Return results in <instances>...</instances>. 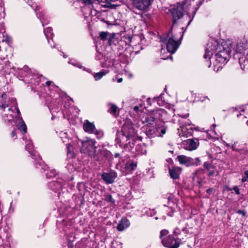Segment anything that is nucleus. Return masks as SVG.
Returning a JSON list of instances; mask_svg holds the SVG:
<instances>
[{
  "label": "nucleus",
  "mask_w": 248,
  "mask_h": 248,
  "mask_svg": "<svg viewBox=\"0 0 248 248\" xmlns=\"http://www.w3.org/2000/svg\"><path fill=\"white\" fill-rule=\"evenodd\" d=\"M232 52L235 58L238 59L241 69H245L246 66H248V47L247 44L242 42L233 45L230 40L223 41L220 43L212 40L207 44L203 57L205 59L208 58L210 60L208 67H210L212 62L214 66L220 64L218 70L230 59Z\"/></svg>",
  "instance_id": "nucleus-1"
},
{
  "label": "nucleus",
  "mask_w": 248,
  "mask_h": 248,
  "mask_svg": "<svg viewBox=\"0 0 248 248\" xmlns=\"http://www.w3.org/2000/svg\"><path fill=\"white\" fill-rule=\"evenodd\" d=\"M0 113L5 121H14L18 129L26 133V125L19 116L20 111L15 98L7 99L6 94H2L0 98Z\"/></svg>",
  "instance_id": "nucleus-2"
},
{
  "label": "nucleus",
  "mask_w": 248,
  "mask_h": 248,
  "mask_svg": "<svg viewBox=\"0 0 248 248\" xmlns=\"http://www.w3.org/2000/svg\"><path fill=\"white\" fill-rule=\"evenodd\" d=\"M137 139L136 131L130 120H126L123 124L121 132H117L116 140L120 146L126 150L135 153L138 146L134 150L135 142Z\"/></svg>",
  "instance_id": "nucleus-3"
},
{
  "label": "nucleus",
  "mask_w": 248,
  "mask_h": 248,
  "mask_svg": "<svg viewBox=\"0 0 248 248\" xmlns=\"http://www.w3.org/2000/svg\"><path fill=\"white\" fill-rule=\"evenodd\" d=\"M172 31V29L171 28L166 37L164 36L161 38V41L162 43H165L167 45L168 51L173 54L177 50L180 43L178 41V35L173 34Z\"/></svg>",
  "instance_id": "nucleus-4"
},
{
  "label": "nucleus",
  "mask_w": 248,
  "mask_h": 248,
  "mask_svg": "<svg viewBox=\"0 0 248 248\" xmlns=\"http://www.w3.org/2000/svg\"><path fill=\"white\" fill-rule=\"evenodd\" d=\"M176 159L180 164L185 165L186 167L198 166L201 163V160L199 158H192L185 155H178Z\"/></svg>",
  "instance_id": "nucleus-5"
},
{
  "label": "nucleus",
  "mask_w": 248,
  "mask_h": 248,
  "mask_svg": "<svg viewBox=\"0 0 248 248\" xmlns=\"http://www.w3.org/2000/svg\"><path fill=\"white\" fill-rule=\"evenodd\" d=\"M170 12L173 21V25L171 28L173 29L176 21L180 19L184 15V4L180 3H177V5L171 10Z\"/></svg>",
  "instance_id": "nucleus-6"
},
{
  "label": "nucleus",
  "mask_w": 248,
  "mask_h": 248,
  "mask_svg": "<svg viewBox=\"0 0 248 248\" xmlns=\"http://www.w3.org/2000/svg\"><path fill=\"white\" fill-rule=\"evenodd\" d=\"M151 2L150 0H133L132 7L133 10L145 12L148 10Z\"/></svg>",
  "instance_id": "nucleus-7"
},
{
  "label": "nucleus",
  "mask_w": 248,
  "mask_h": 248,
  "mask_svg": "<svg viewBox=\"0 0 248 248\" xmlns=\"http://www.w3.org/2000/svg\"><path fill=\"white\" fill-rule=\"evenodd\" d=\"M163 245L168 248H178L179 247L180 240L175 238L172 235H169L162 238Z\"/></svg>",
  "instance_id": "nucleus-8"
},
{
  "label": "nucleus",
  "mask_w": 248,
  "mask_h": 248,
  "mask_svg": "<svg viewBox=\"0 0 248 248\" xmlns=\"http://www.w3.org/2000/svg\"><path fill=\"white\" fill-rule=\"evenodd\" d=\"M110 153L108 151L103 148L96 149L93 151V154L92 155L89 153L91 157L97 161L103 160L105 158L108 157L110 155Z\"/></svg>",
  "instance_id": "nucleus-9"
},
{
  "label": "nucleus",
  "mask_w": 248,
  "mask_h": 248,
  "mask_svg": "<svg viewBox=\"0 0 248 248\" xmlns=\"http://www.w3.org/2000/svg\"><path fill=\"white\" fill-rule=\"evenodd\" d=\"M233 151L238 152L244 158L248 157V144L235 142L231 147Z\"/></svg>",
  "instance_id": "nucleus-10"
},
{
  "label": "nucleus",
  "mask_w": 248,
  "mask_h": 248,
  "mask_svg": "<svg viewBox=\"0 0 248 248\" xmlns=\"http://www.w3.org/2000/svg\"><path fill=\"white\" fill-rule=\"evenodd\" d=\"M180 122H182L183 124L180 126V128L178 129V133L180 137H188L191 135V129L186 128V125H190V122L188 120L183 119L179 120Z\"/></svg>",
  "instance_id": "nucleus-11"
},
{
  "label": "nucleus",
  "mask_w": 248,
  "mask_h": 248,
  "mask_svg": "<svg viewBox=\"0 0 248 248\" xmlns=\"http://www.w3.org/2000/svg\"><path fill=\"white\" fill-rule=\"evenodd\" d=\"M180 122H182L183 124L180 126V128L178 129V133L180 137H188L191 135V129L186 128V125H190V122L188 120L183 119L179 120Z\"/></svg>",
  "instance_id": "nucleus-12"
},
{
  "label": "nucleus",
  "mask_w": 248,
  "mask_h": 248,
  "mask_svg": "<svg viewBox=\"0 0 248 248\" xmlns=\"http://www.w3.org/2000/svg\"><path fill=\"white\" fill-rule=\"evenodd\" d=\"M95 143L94 140L87 138L86 140L82 141L81 151L85 153H89L92 150L94 151L96 149Z\"/></svg>",
  "instance_id": "nucleus-13"
},
{
  "label": "nucleus",
  "mask_w": 248,
  "mask_h": 248,
  "mask_svg": "<svg viewBox=\"0 0 248 248\" xmlns=\"http://www.w3.org/2000/svg\"><path fill=\"white\" fill-rule=\"evenodd\" d=\"M84 131L89 133H94L96 135H102V132L97 131L93 124L90 123L88 120H86L83 124Z\"/></svg>",
  "instance_id": "nucleus-14"
},
{
  "label": "nucleus",
  "mask_w": 248,
  "mask_h": 248,
  "mask_svg": "<svg viewBox=\"0 0 248 248\" xmlns=\"http://www.w3.org/2000/svg\"><path fill=\"white\" fill-rule=\"evenodd\" d=\"M10 66L6 58L0 59V75H4L10 73Z\"/></svg>",
  "instance_id": "nucleus-15"
},
{
  "label": "nucleus",
  "mask_w": 248,
  "mask_h": 248,
  "mask_svg": "<svg viewBox=\"0 0 248 248\" xmlns=\"http://www.w3.org/2000/svg\"><path fill=\"white\" fill-rule=\"evenodd\" d=\"M102 178L107 184H111L117 177V173L114 171H111L108 173H103L102 174Z\"/></svg>",
  "instance_id": "nucleus-16"
},
{
  "label": "nucleus",
  "mask_w": 248,
  "mask_h": 248,
  "mask_svg": "<svg viewBox=\"0 0 248 248\" xmlns=\"http://www.w3.org/2000/svg\"><path fill=\"white\" fill-rule=\"evenodd\" d=\"M26 148L29 153L34 157V159L39 161L40 159V156L34 151L32 141L28 140L26 141Z\"/></svg>",
  "instance_id": "nucleus-17"
},
{
  "label": "nucleus",
  "mask_w": 248,
  "mask_h": 248,
  "mask_svg": "<svg viewBox=\"0 0 248 248\" xmlns=\"http://www.w3.org/2000/svg\"><path fill=\"white\" fill-rule=\"evenodd\" d=\"M182 169L178 167H174L172 168H169V173L170 177L173 179H177L179 178V176L181 173Z\"/></svg>",
  "instance_id": "nucleus-18"
},
{
  "label": "nucleus",
  "mask_w": 248,
  "mask_h": 248,
  "mask_svg": "<svg viewBox=\"0 0 248 248\" xmlns=\"http://www.w3.org/2000/svg\"><path fill=\"white\" fill-rule=\"evenodd\" d=\"M155 120V119L153 111L144 115L141 118V121L143 124L147 123L150 124H152Z\"/></svg>",
  "instance_id": "nucleus-19"
},
{
  "label": "nucleus",
  "mask_w": 248,
  "mask_h": 248,
  "mask_svg": "<svg viewBox=\"0 0 248 248\" xmlns=\"http://www.w3.org/2000/svg\"><path fill=\"white\" fill-rule=\"evenodd\" d=\"M145 133L149 138L157 136L159 135L157 133V128L152 125H148L146 128Z\"/></svg>",
  "instance_id": "nucleus-20"
},
{
  "label": "nucleus",
  "mask_w": 248,
  "mask_h": 248,
  "mask_svg": "<svg viewBox=\"0 0 248 248\" xmlns=\"http://www.w3.org/2000/svg\"><path fill=\"white\" fill-rule=\"evenodd\" d=\"M130 225V222L126 218H123L118 225L117 229L119 231H123Z\"/></svg>",
  "instance_id": "nucleus-21"
},
{
  "label": "nucleus",
  "mask_w": 248,
  "mask_h": 248,
  "mask_svg": "<svg viewBox=\"0 0 248 248\" xmlns=\"http://www.w3.org/2000/svg\"><path fill=\"white\" fill-rule=\"evenodd\" d=\"M44 34L46 37V38L47 39L48 43L50 44L51 46L52 47H54V46H52V45L51 44L50 40H51V42H53V40L52 39V36L53 35V32H52V29L50 27L46 28L44 29Z\"/></svg>",
  "instance_id": "nucleus-22"
},
{
  "label": "nucleus",
  "mask_w": 248,
  "mask_h": 248,
  "mask_svg": "<svg viewBox=\"0 0 248 248\" xmlns=\"http://www.w3.org/2000/svg\"><path fill=\"white\" fill-rule=\"evenodd\" d=\"M156 120H163V117L166 115V111L163 109H158L153 111Z\"/></svg>",
  "instance_id": "nucleus-23"
},
{
  "label": "nucleus",
  "mask_w": 248,
  "mask_h": 248,
  "mask_svg": "<svg viewBox=\"0 0 248 248\" xmlns=\"http://www.w3.org/2000/svg\"><path fill=\"white\" fill-rule=\"evenodd\" d=\"M137 163L136 162L129 160L125 164V168L127 171H130L134 170L137 167Z\"/></svg>",
  "instance_id": "nucleus-24"
},
{
  "label": "nucleus",
  "mask_w": 248,
  "mask_h": 248,
  "mask_svg": "<svg viewBox=\"0 0 248 248\" xmlns=\"http://www.w3.org/2000/svg\"><path fill=\"white\" fill-rule=\"evenodd\" d=\"M187 149L189 150H193L197 148V143L191 139L188 140L186 142Z\"/></svg>",
  "instance_id": "nucleus-25"
},
{
  "label": "nucleus",
  "mask_w": 248,
  "mask_h": 248,
  "mask_svg": "<svg viewBox=\"0 0 248 248\" xmlns=\"http://www.w3.org/2000/svg\"><path fill=\"white\" fill-rule=\"evenodd\" d=\"M4 42L7 43V44L10 43L11 42V38L7 35L6 32H0V43L1 42L3 43Z\"/></svg>",
  "instance_id": "nucleus-26"
},
{
  "label": "nucleus",
  "mask_w": 248,
  "mask_h": 248,
  "mask_svg": "<svg viewBox=\"0 0 248 248\" xmlns=\"http://www.w3.org/2000/svg\"><path fill=\"white\" fill-rule=\"evenodd\" d=\"M108 71L106 70H103L101 71L95 73L93 74V77L95 80H98L100 79L104 76L106 75L108 73Z\"/></svg>",
  "instance_id": "nucleus-27"
},
{
  "label": "nucleus",
  "mask_w": 248,
  "mask_h": 248,
  "mask_svg": "<svg viewBox=\"0 0 248 248\" xmlns=\"http://www.w3.org/2000/svg\"><path fill=\"white\" fill-rule=\"evenodd\" d=\"M248 114V105L245 107V108L242 109L239 112V114H237V116L238 117L239 116H244L245 118H247V115Z\"/></svg>",
  "instance_id": "nucleus-28"
},
{
  "label": "nucleus",
  "mask_w": 248,
  "mask_h": 248,
  "mask_svg": "<svg viewBox=\"0 0 248 248\" xmlns=\"http://www.w3.org/2000/svg\"><path fill=\"white\" fill-rule=\"evenodd\" d=\"M166 132V127L165 126H162L157 128V133L159 134L157 136H162L164 135Z\"/></svg>",
  "instance_id": "nucleus-29"
},
{
  "label": "nucleus",
  "mask_w": 248,
  "mask_h": 248,
  "mask_svg": "<svg viewBox=\"0 0 248 248\" xmlns=\"http://www.w3.org/2000/svg\"><path fill=\"white\" fill-rule=\"evenodd\" d=\"M52 185H54L56 187L54 188L55 190H58L60 189L62 186V184L60 181H55L51 182L50 184V186Z\"/></svg>",
  "instance_id": "nucleus-30"
},
{
  "label": "nucleus",
  "mask_w": 248,
  "mask_h": 248,
  "mask_svg": "<svg viewBox=\"0 0 248 248\" xmlns=\"http://www.w3.org/2000/svg\"><path fill=\"white\" fill-rule=\"evenodd\" d=\"M117 110V106L111 104L108 111L109 113L114 115L116 113Z\"/></svg>",
  "instance_id": "nucleus-31"
},
{
  "label": "nucleus",
  "mask_w": 248,
  "mask_h": 248,
  "mask_svg": "<svg viewBox=\"0 0 248 248\" xmlns=\"http://www.w3.org/2000/svg\"><path fill=\"white\" fill-rule=\"evenodd\" d=\"M67 155L68 156L70 157L73 158L75 157V154L71 152V149L72 148V147L70 146V145L68 144L67 145Z\"/></svg>",
  "instance_id": "nucleus-32"
},
{
  "label": "nucleus",
  "mask_w": 248,
  "mask_h": 248,
  "mask_svg": "<svg viewBox=\"0 0 248 248\" xmlns=\"http://www.w3.org/2000/svg\"><path fill=\"white\" fill-rule=\"evenodd\" d=\"M105 200L106 201L109 202H111L112 203H114L115 202V200L112 198V196L109 194L105 196Z\"/></svg>",
  "instance_id": "nucleus-33"
},
{
  "label": "nucleus",
  "mask_w": 248,
  "mask_h": 248,
  "mask_svg": "<svg viewBox=\"0 0 248 248\" xmlns=\"http://www.w3.org/2000/svg\"><path fill=\"white\" fill-rule=\"evenodd\" d=\"M68 63L71 64L75 66H77L79 68H81L82 66L79 63L77 62L74 60H70L68 62Z\"/></svg>",
  "instance_id": "nucleus-34"
},
{
  "label": "nucleus",
  "mask_w": 248,
  "mask_h": 248,
  "mask_svg": "<svg viewBox=\"0 0 248 248\" xmlns=\"http://www.w3.org/2000/svg\"><path fill=\"white\" fill-rule=\"evenodd\" d=\"M56 174V172L55 170H50V171L48 172H47L46 173V176L47 178H50L54 176H55Z\"/></svg>",
  "instance_id": "nucleus-35"
},
{
  "label": "nucleus",
  "mask_w": 248,
  "mask_h": 248,
  "mask_svg": "<svg viewBox=\"0 0 248 248\" xmlns=\"http://www.w3.org/2000/svg\"><path fill=\"white\" fill-rule=\"evenodd\" d=\"M169 233V231L167 230H163L161 231L160 233V237L162 240V238H165L164 236L168 235Z\"/></svg>",
  "instance_id": "nucleus-36"
},
{
  "label": "nucleus",
  "mask_w": 248,
  "mask_h": 248,
  "mask_svg": "<svg viewBox=\"0 0 248 248\" xmlns=\"http://www.w3.org/2000/svg\"><path fill=\"white\" fill-rule=\"evenodd\" d=\"M108 34V32L102 31L100 32L99 36L102 40H105L107 39Z\"/></svg>",
  "instance_id": "nucleus-37"
},
{
  "label": "nucleus",
  "mask_w": 248,
  "mask_h": 248,
  "mask_svg": "<svg viewBox=\"0 0 248 248\" xmlns=\"http://www.w3.org/2000/svg\"><path fill=\"white\" fill-rule=\"evenodd\" d=\"M203 166L207 170H210L211 169H213L214 167L213 165L208 163V162H204L203 164Z\"/></svg>",
  "instance_id": "nucleus-38"
},
{
  "label": "nucleus",
  "mask_w": 248,
  "mask_h": 248,
  "mask_svg": "<svg viewBox=\"0 0 248 248\" xmlns=\"http://www.w3.org/2000/svg\"><path fill=\"white\" fill-rule=\"evenodd\" d=\"M37 15L38 16V17L39 18L41 22H42L43 26H44L45 24H46V23L44 20V15H42L41 14H40V15L37 14Z\"/></svg>",
  "instance_id": "nucleus-39"
},
{
  "label": "nucleus",
  "mask_w": 248,
  "mask_h": 248,
  "mask_svg": "<svg viewBox=\"0 0 248 248\" xmlns=\"http://www.w3.org/2000/svg\"><path fill=\"white\" fill-rule=\"evenodd\" d=\"M248 179V170H246L245 172V176L243 177L242 179V182L243 183L245 182Z\"/></svg>",
  "instance_id": "nucleus-40"
},
{
  "label": "nucleus",
  "mask_w": 248,
  "mask_h": 248,
  "mask_svg": "<svg viewBox=\"0 0 248 248\" xmlns=\"http://www.w3.org/2000/svg\"><path fill=\"white\" fill-rule=\"evenodd\" d=\"M0 32L5 33V29L3 23H0Z\"/></svg>",
  "instance_id": "nucleus-41"
},
{
  "label": "nucleus",
  "mask_w": 248,
  "mask_h": 248,
  "mask_svg": "<svg viewBox=\"0 0 248 248\" xmlns=\"http://www.w3.org/2000/svg\"><path fill=\"white\" fill-rule=\"evenodd\" d=\"M84 3H85L86 4H93L94 3V0H83Z\"/></svg>",
  "instance_id": "nucleus-42"
},
{
  "label": "nucleus",
  "mask_w": 248,
  "mask_h": 248,
  "mask_svg": "<svg viewBox=\"0 0 248 248\" xmlns=\"http://www.w3.org/2000/svg\"><path fill=\"white\" fill-rule=\"evenodd\" d=\"M232 189L233 190L237 195L240 194L239 189L237 186H234Z\"/></svg>",
  "instance_id": "nucleus-43"
},
{
  "label": "nucleus",
  "mask_w": 248,
  "mask_h": 248,
  "mask_svg": "<svg viewBox=\"0 0 248 248\" xmlns=\"http://www.w3.org/2000/svg\"><path fill=\"white\" fill-rule=\"evenodd\" d=\"M23 71H24V72H26V73H25L24 75H25V76H28V75L29 74V71H30V69H29L28 67H26V66H25V67H24Z\"/></svg>",
  "instance_id": "nucleus-44"
},
{
  "label": "nucleus",
  "mask_w": 248,
  "mask_h": 248,
  "mask_svg": "<svg viewBox=\"0 0 248 248\" xmlns=\"http://www.w3.org/2000/svg\"><path fill=\"white\" fill-rule=\"evenodd\" d=\"M180 229L178 228H176L173 231V233L174 234V235H177L179 234H180Z\"/></svg>",
  "instance_id": "nucleus-45"
},
{
  "label": "nucleus",
  "mask_w": 248,
  "mask_h": 248,
  "mask_svg": "<svg viewBox=\"0 0 248 248\" xmlns=\"http://www.w3.org/2000/svg\"><path fill=\"white\" fill-rule=\"evenodd\" d=\"M237 213L239 214H241L242 215L243 217L245 216H246V212L244 211H242V210H238L237 211Z\"/></svg>",
  "instance_id": "nucleus-46"
},
{
  "label": "nucleus",
  "mask_w": 248,
  "mask_h": 248,
  "mask_svg": "<svg viewBox=\"0 0 248 248\" xmlns=\"http://www.w3.org/2000/svg\"><path fill=\"white\" fill-rule=\"evenodd\" d=\"M209 170V172L208 174V176L210 177V176H212V175H213L215 173L214 170Z\"/></svg>",
  "instance_id": "nucleus-47"
},
{
  "label": "nucleus",
  "mask_w": 248,
  "mask_h": 248,
  "mask_svg": "<svg viewBox=\"0 0 248 248\" xmlns=\"http://www.w3.org/2000/svg\"><path fill=\"white\" fill-rule=\"evenodd\" d=\"M214 191V189L213 188H209V189H207L206 190V192L209 194H210L211 193H212L213 191Z\"/></svg>",
  "instance_id": "nucleus-48"
},
{
  "label": "nucleus",
  "mask_w": 248,
  "mask_h": 248,
  "mask_svg": "<svg viewBox=\"0 0 248 248\" xmlns=\"http://www.w3.org/2000/svg\"><path fill=\"white\" fill-rule=\"evenodd\" d=\"M11 136L12 138H14V137H16L15 139L16 138V133L15 131H12V132L11 134Z\"/></svg>",
  "instance_id": "nucleus-49"
},
{
  "label": "nucleus",
  "mask_w": 248,
  "mask_h": 248,
  "mask_svg": "<svg viewBox=\"0 0 248 248\" xmlns=\"http://www.w3.org/2000/svg\"><path fill=\"white\" fill-rule=\"evenodd\" d=\"M94 0V3H99L101 2H105L106 1H104V0Z\"/></svg>",
  "instance_id": "nucleus-50"
},
{
  "label": "nucleus",
  "mask_w": 248,
  "mask_h": 248,
  "mask_svg": "<svg viewBox=\"0 0 248 248\" xmlns=\"http://www.w3.org/2000/svg\"><path fill=\"white\" fill-rule=\"evenodd\" d=\"M134 110L136 111V112H138L139 110V107L138 106H135L134 107Z\"/></svg>",
  "instance_id": "nucleus-51"
},
{
  "label": "nucleus",
  "mask_w": 248,
  "mask_h": 248,
  "mask_svg": "<svg viewBox=\"0 0 248 248\" xmlns=\"http://www.w3.org/2000/svg\"><path fill=\"white\" fill-rule=\"evenodd\" d=\"M52 83V82L51 81H47L46 82V86H50L51 85V84Z\"/></svg>",
  "instance_id": "nucleus-52"
},
{
  "label": "nucleus",
  "mask_w": 248,
  "mask_h": 248,
  "mask_svg": "<svg viewBox=\"0 0 248 248\" xmlns=\"http://www.w3.org/2000/svg\"><path fill=\"white\" fill-rule=\"evenodd\" d=\"M113 39L112 37H110L108 40V43L109 45H111V40Z\"/></svg>",
  "instance_id": "nucleus-53"
},
{
  "label": "nucleus",
  "mask_w": 248,
  "mask_h": 248,
  "mask_svg": "<svg viewBox=\"0 0 248 248\" xmlns=\"http://www.w3.org/2000/svg\"><path fill=\"white\" fill-rule=\"evenodd\" d=\"M187 16H188L189 18H190V19L188 21V24H187V25H189V24L190 23V22L192 21V19H193V17L190 18V16H189L188 15Z\"/></svg>",
  "instance_id": "nucleus-54"
},
{
  "label": "nucleus",
  "mask_w": 248,
  "mask_h": 248,
  "mask_svg": "<svg viewBox=\"0 0 248 248\" xmlns=\"http://www.w3.org/2000/svg\"><path fill=\"white\" fill-rule=\"evenodd\" d=\"M167 199H168V202H170L172 199V196L171 195H170L167 198Z\"/></svg>",
  "instance_id": "nucleus-55"
},
{
  "label": "nucleus",
  "mask_w": 248,
  "mask_h": 248,
  "mask_svg": "<svg viewBox=\"0 0 248 248\" xmlns=\"http://www.w3.org/2000/svg\"><path fill=\"white\" fill-rule=\"evenodd\" d=\"M122 81H123V78H120L118 79V80H117V82H118V83H120V82H121Z\"/></svg>",
  "instance_id": "nucleus-56"
},
{
  "label": "nucleus",
  "mask_w": 248,
  "mask_h": 248,
  "mask_svg": "<svg viewBox=\"0 0 248 248\" xmlns=\"http://www.w3.org/2000/svg\"><path fill=\"white\" fill-rule=\"evenodd\" d=\"M120 155V154L119 153H115L114 155L115 157H118Z\"/></svg>",
  "instance_id": "nucleus-57"
},
{
  "label": "nucleus",
  "mask_w": 248,
  "mask_h": 248,
  "mask_svg": "<svg viewBox=\"0 0 248 248\" xmlns=\"http://www.w3.org/2000/svg\"><path fill=\"white\" fill-rule=\"evenodd\" d=\"M183 34H181L180 35V39H181L183 38Z\"/></svg>",
  "instance_id": "nucleus-58"
},
{
  "label": "nucleus",
  "mask_w": 248,
  "mask_h": 248,
  "mask_svg": "<svg viewBox=\"0 0 248 248\" xmlns=\"http://www.w3.org/2000/svg\"><path fill=\"white\" fill-rule=\"evenodd\" d=\"M168 215L171 217L172 216V213H169Z\"/></svg>",
  "instance_id": "nucleus-59"
},
{
  "label": "nucleus",
  "mask_w": 248,
  "mask_h": 248,
  "mask_svg": "<svg viewBox=\"0 0 248 248\" xmlns=\"http://www.w3.org/2000/svg\"><path fill=\"white\" fill-rule=\"evenodd\" d=\"M87 71L88 72H90V71L89 70H87Z\"/></svg>",
  "instance_id": "nucleus-60"
},
{
  "label": "nucleus",
  "mask_w": 248,
  "mask_h": 248,
  "mask_svg": "<svg viewBox=\"0 0 248 248\" xmlns=\"http://www.w3.org/2000/svg\"><path fill=\"white\" fill-rule=\"evenodd\" d=\"M247 124L248 125V121L247 122Z\"/></svg>",
  "instance_id": "nucleus-61"
},
{
  "label": "nucleus",
  "mask_w": 248,
  "mask_h": 248,
  "mask_svg": "<svg viewBox=\"0 0 248 248\" xmlns=\"http://www.w3.org/2000/svg\"><path fill=\"white\" fill-rule=\"evenodd\" d=\"M63 57H64V58H66L65 55H63Z\"/></svg>",
  "instance_id": "nucleus-62"
},
{
  "label": "nucleus",
  "mask_w": 248,
  "mask_h": 248,
  "mask_svg": "<svg viewBox=\"0 0 248 248\" xmlns=\"http://www.w3.org/2000/svg\"><path fill=\"white\" fill-rule=\"evenodd\" d=\"M1 50V46H0V50Z\"/></svg>",
  "instance_id": "nucleus-63"
}]
</instances>
